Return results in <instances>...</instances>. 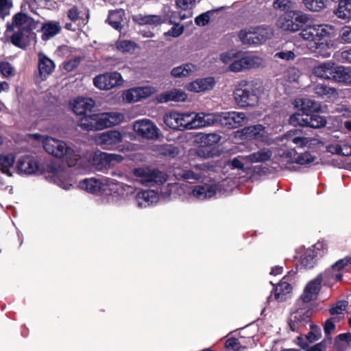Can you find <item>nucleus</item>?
Instances as JSON below:
<instances>
[{
    "label": "nucleus",
    "instance_id": "45",
    "mask_svg": "<svg viewBox=\"0 0 351 351\" xmlns=\"http://www.w3.org/2000/svg\"><path fill=\"white\" fill-rule=\"evenodd\" d=\"M124 15L125 12L122 9L110 11L107 21L115 29H121Z\"/></svg>",
    "mask_w": 351,
    "mask_h": 351
},
{
    "label": "nucleus",
    "instance_id": "13",
    "mask_svg": "<svg viewBox=\"0 0 351 351\" xmlns=\"http://www.w3.org/2000/svg\"><path fill=\"white\" fill-rule=\"evenodd\" d=\"M301 306L290 316L289 324L292 331L299 330L305 327L310 322L311 317L313 315L312 310L306 304L301 303Z\"/></svg>",
    "mask_w": 351,
    "mask_h": 351
},
{
    "label": "nucleus",
    "instance_id": "7",
    "mask_svg": "<svg viewBox=\"0 0 351 351\" xmlns=\"http://www.w3.org/2000/svg\"><path fill=\"white\" fill-rule=\"evenodd\" d=\"M308 16L300 10H292L280 16L276 23L277 26L283 31L295 32L307 23Z\"/></svg>",
    "mask_w": 351,
    "mask_h": 351
},
{
    "label": "nucleus",
    "instance_id": "36",
    "mask_svg": "<svg viewBox=\"0 0 351 351\" xmlns=\"http://www.w3.org/2000/svg\"><path fill=\"white\" fill-rule=\"evenodd\" d=\"M187 99V95L182 90L173 89L160 94L158 97V101L161 103L169 101H184Z\"/></svg>",
    "mask_w": 351,
    "mask_h": 351
},
{
    "label": "nucleus",
    "instance_id": "2",
    "mask_svg": "<svg viewBox=\"0 0 351 351\" xmlns=\"http://www.w3.org/2000/svg\"><path fill=\"white\" fill-rule=\"evenodd\" d=\"M220 60L228 64V69L234 73L258 68L264 64V60L261 56L237 50L222 53Z\"/></svg>",
    "mask_w": 351,
    "mask_h": 351
},
{
    "label": "nucleus",
    "instance_id": "14",
    "mask_svg": "<svg viewBox=\"0 0 351 351\" xmlns=\"http://www.w3.org/2000/svg\"><path fill=\"white\" fill-rule=\"evenodd\" d=\"M121 75L118 72H110L94 77V85L100 90H110L123 84Z\"/></svg>",
    "mask_w": 351,
    "mask_h": 351
},
{
    "label": "nucleus",
    "instance_id": "3",
    "mask_svg": "<svg viewBox=\"0 0 351 351\" xmlns=\"http://www.w3.org/2000/svg\"><path fill=\"white\" fill-rule=\"evenodd\" d=\"M263 93L261 84L257 80H241L234 91L235 102L241 107L254 106Z\"/></svg>",
    "mask_w": 351,
    "mask_h": 351
},
{
    "label": "nucleus",
    "instance_id": "59",
    "mask_svg": "<svg viewBox=\"0 0 351 351\" xmlns=\"http://www.w3.org/2000/svg\"><path fill=\"white\" fill-rule=\"evenodd\" d=\"M38 23L32 18L23 14V32H31L37 28Z\"/></svg>",
    "mask_w": 351,
    "mask_h": 351
},
{
    "label": "nucleus",
    "instance_id": "51",
    "mask_svg": "<svg viewBox=\"0 0 351 351\" xmlns=\"http://www.w3.org/2000/svg\"><path fill=\"white\" fill-rule=\"evenodd\" d=\"M15 161V156L12 154H0V167L3 173H8L9 168L12 167Z\"/></svg>",
    "mask_w": 351,
    "mask_h": 351
},
{
    "label": "nucleus",
    "instance_id": "55",
    "mask_svg": "<svg viewBox=\"0 0 351 351\" xmlns=\"http://www.w3.org/2000/svg\"><path fill=\"white\" fill-rule=\"evenodd\" d=\"M25 164H27V166L23 170V173L26 174H32L38 171V165L34 158H27L25 160L23 159V165Z\"/></svg>",
    "mask_w": 351,
    "mask_h": 351
},
{
    "label": "nucleus",
    "instance_id": "4",
    "mask_svg": "<svg viewBox=\"0 0 351 351\" xmlns=\"http://www.w3.org/2000/svg\"><path fill=\"white\" fill-rule=\"evenodd\" d=\"M273 36V29L267 25L251 26L241 29L239 37L244 45H261Z\"/></svg>",
    "mask_w": 351,
    "mask_h": 351
},
{
    "label": "nucleus",
    "instance_id": "47",
    "mask_svg": "<svg viewBox=\"0 0 351 351\" xmlns=\"http://www.w3.org/2000/svg\"><path fill=\"white\" fill-rule=\"evenodd\" d=\"M313 91L317 96L322 98H330L337 95L335 88L322 84L316 85L313 88Z\"/></svg>",
    "mask_w": 351,
    "mask_h": 351
},
{
    "label": "nucleus",
    "instance_id": "37",
    "mask_svg": "<svg viewBox=\"0 0 351 351\" xmlns=\"http://www.w3.org/2000/svg\"><path fill=\"white\" fill-rule=\"evenodd\" d=\"M272 156L271 151L268 148H263L256 152L246 156V162L248 163L263 162L269 160Z\"/></svg>",
    "mask_w": 351,
    "mask_h": 351
},
{
    "label": "nucleus",
    "instance_id": "29",
    "mask_svg": "<svg viewBox=\"0 0 351 351\" xmlns=\"http://www.w3.org/2000/svg\"><path fill=\"white\" fill-rule=\"evenodd\" d=\"M242 132L247 138L258 141H264L267 136L265 128L261 124L245 127L242 130Z\"/></svg>",
    "mask_w": 351,
    "mask_h": 351
},
{
    "label": "nucleus",
    "instance_id": "23",
    "mask_svg": "<svg viewBox=\"0 0 351 351\" xmlns=\"http://www.w3.org/2000/svg\"><path fill=\"white\" fill-rule=\"evenodd\" d=\"M215 85V80L213 77L197 79L188 84L186 88L189 91L195 93L206 92L210 90Z\"/></svg>",
    "mask_w": 351,
    "mask_h": 351
},
{
    "label": "nucleus",
    "instance_id": "31",
    "mask_svg": "<svg viewBox=\"0 0 351 351\" xmlns=\"http://www.w3.org/2000/svg\"><path fill=\"white\" fill-rule=\"evenodd\" d=\"M310 331L305 336V339L302 337H298L297 343L302 349L306 350L308 347V343L306 342L307 340L309 343H313L317 341L322 335L321 329L316 325H310Z\"/></svg>",
    "mask_w": 351,
    "mask_h": 351
},
{
    "label": "nucleus",
    "instance_id": "26",
    "mask_svg": "<svg viewBox=\"0 0 351 351\" xmlns=\"http://www.w3.org/2000/svg\"><path fill=\"white\" fill-rule=\"evenodd\" d=\"M73 111L76 114H83L90 110L95 106V101L89 97H78L71 102Z\"/></svg>",
    "mask_w": 351,
    "mask_h": 351
},
{
    "label": "nucleus",
    "instance_id": "64",
    "mask_svg": "<svg viewBox=\"0 0 351 351\" xmlns=\"http://www.w3.org/2000/svg\"><path fill=\"white\" fill-rule=\"evenodd\" d=\"M314 250L315 256H322L327 250V245L324 241H318L311 247Z\"/></svg>",
    "mask_w": 351,
    "mask_h": 351
},
{
    "label": "nucleus",
    "instance_id": "10",
    "mask_svg": "<svg viewBox=\"0 0 351 351\" xmlns=\"http://www.w3.org/2000/svg\"><path fill=\"white\" fill-rule=\"evenodd\" d=\"M208 113H179V130H194L208 126Z\"/></svg>",
    "mask_w": 351,
    "mask_h": 351
},
{
    "label": "nucleus",
    "instance_id": "6",
    "mask_svg": "<svg viewBox=\"0 0 351 351\" xmlns=\"http://www.w3.org/2000/svg\"><path fill=\"white\" fill-rule=\"evenodd\" d=\"M132 175L136 182L145 186L161 184L167 180L166 174L150 167L134 168L132 170Z\"/></svg>",
    "mask_w": 351,
    "mask_h": 351
},
{
    "label": "nucleus",
    "instance_id": "35",
    "mask_svg": "<svg viewBox=\"0 0 351 351\" xmlns=\"http://www.w3.org/2000/svg\"><path fill=\"white\" fill-rule=\"evenodd\" d=\"M99 114H93L88 116L82 117L78 121V125L83 130H100L99 121Z\"/></svg>",
    "mask_w": 351,
    "mask_h": 351
},
{
    "label": "nucleus",
    "instance_id": "17",
    "mask_svg": "<svg viewBox=\"0 0 351 351\" xmlns=\"http://www.w3.org/2000/svg\"><path fill=\"white\" fill-rule=\"evenodd\" d=\"M134 131L143 138L154 139L158 136V129L149 119H143L136 121L133 125Z\"/></svg>",
    "mask_w": 351,
    "mask_h": 351
},
{
    "label": "nucleus",
    "instance_id": "46",
    "mask_svg": "<svg viewBox=\"0 0 351 351\" xmlns=\"http://www.w3.org/2000/svg\"><path fill=\"white\" fill-rule=\"evenodd\" d=\"M306 125L305 127L320 128L325 126L326 123V118L317 114H306Z\"/></svg>",
    "mask_w": 351,
    "mask_h": 351
},
{
    "label": "nucleus",
    "instance_id": "53",
    "mask_svg": "<svg viewBox=\"0 0 351 351\" xmlns=\"http://www.w3.org/2000/svg\"><path fill=\"white\" fill-rule=\"evenodd\" d=\"M317 49L315 51H311L319 53L320 56L324 58H328L330 56L331 50L330 45L328 42L325 41L324 39L319 40L316 46Z\"/></svg>",
    "mask_w": 351,
    "mask_h": 351
},
{
    "label": "nucleus",
    "instance_id": "62",
    "mask_svg": "<svg viewBox=\"0 0 351 351\" xmlns=\"http://www.w3.org/2000/svg\"><path fill=\"white\" fill-rule=\"evenodd\" d=\"M339 36L342 42L345 43H351V26H345L342 27Z\"/></svg>",
    "mask_w": 351,
    "mask_h": 351
},
{
    "label": "nucleus",
    "instance_id": "18",
    "mask_svg": "<svg viewBox=\"0 0 351 351\" xmlns=\"http://www.w3.org/2000/svg\"><path fill=\"white\" fill-rule=\"evenodd\" d=\"M315 160L314 156H313L309 152H305L300 155H298L295 152H283L280 156V163L282 166H285V168H288L287 167V164L291 163H297L300 165H308L313 162Z\"/></svg>",
    "mask_w": 351,
    "mask_h": 351
},
{
    "label": "nucleus",
    "instance_id": "9",
    "mask_svg": "<svg viewBox=\"0 0 351 351\" xmlns=\"http://www.w3.org/2000/svg\"><path fill=\"white\" fill-rule=\"evenodd\" d=\"M285 145L288 147L295 149L296 148L310 147L317 143V139L308 138L304 136L303 130L294 129L287 132L282 138Z\"/></svg>",
    "mask_w": 351,
    "mask_h": 351
},
{
    "label": "nucleus",
    "instance_id": "44",
    "mask_svg": "<svg viewBox=\"0 0 351 351\" xmlns=\"http://www.w3.org/2000/svg\"><path fill=\"white\" fill-rule=\"evenodd\" d=\"M303 251L300 256V264L306 269H311L314 267L316 263V256L314 250L311 248L301 249Z\"/></svg>",
    "mask_w": 351,
    "mask_h": 351
},
{
    "label": "nucleus",
    "instance_id": "61",
    "mask_svg": "<svg viewBox=\"0 0 351 351\" xmlns=\"http://www.w3.org/2000/svg\"><path fill=\"white\" fill-rule=\"evenodd\" d=\"M213 11L204 12L195 19V23L198 26H205L210 21V14Z\"/></svg>",
    "mask_w": 351,
    "mask_h": 351
},
{
    "label": "nucleus",
    "instance_id": "27",
    "mask_svg": "<svg viewBox=\"0 0 351 351\" xmlns=\"http://www.w3.org/2000/svg\"><path fill=\"white\" fill-rule=\"evenodd\" d=\"M294 106L304 114H309L311 112H317L321 108L319 102L308 98L297 99L294 101Z\"/></svg>",
    "mask_w": 351,
    "mask_h": 351
},
{
    "label": "nucleus",
    "instance_id": "52",
    "mask_svg": "<svg viewBox=\"0 0 351 351\" xmlns=\"http://www.w3.org/2000/svg\"><path fill=\"white\" fill-rule=\"evenodd\" d=\"M289 123L293 126L305 127L306 125V114L303 112H295L289 119Z\"/></svg>",
    "mask_w": 351,
    "mask_h": 351
},
{
    "label": "nucleus",
    "instance_id": "21",
    "mask_svg": "<svg viewBox=\"0 0 351 351\" xmlns=\"http://www.w3.org/2000/svg\"><path fill=\"white\" fill-rule=\"evenodd\" d=\"M158 200V195L154 190L139 191L134 197V202L137 207L142 208L149 206Z\"/></svg>",
    "mask_w": 351,
    "mask_h": 351
},
{
    "label": "nucleus",
    "instance_id": "5",
    "mask_svg": "<svg viewBox=\"0 0 351 351\" xmlns=\"http://www.w3.org/2000/svg\"><path fill=\"white\" fill-rule=\"evenodd\" d=\"M208 126L219 123L228 128H237L247 121V117L244 112L230 111L221 113H208L207 118Z\"/></svg>",
    "mask_w": 351,
    "mask_h": 351
},
{
    "label": "nucleus",
    "instance_id": "1",
    "mask_svg": "<svg viewBox=\"0 0 351 351\" xmlns=\"http://www.w3.org/2000/svg\"><path fill=\"white\" fill-rule=\"evenodd\" d=\"M45 151L58 158H64L69 167L82 168L86 166L88 157L80 149L68 145L64 141L52 137L43 141Z\"/></svg>",
    "mask_w": 351,
    "mask_h": 351
},
{
    "label": "nucleus",
    "instance_id": "11",
    "mask_svg": "<svg viewBox=\"0 0 351 351\" xmlns=\"http://www.w3.org/2000/svg\"><path fill=\"white\" fill-rule=\"evenodd\" d=\"M123 134L117 130H111L97 134L95 138V143L101 149L106 150H116L117 145L122 142Z\"/></svg>",
    "mask_w": 351,
    "mask_h": 351
},
{
    "label": "nucleus",
    "instance_id": "40",
    "mask_svg": "<svg viewBox=\"0 0 351 351\" xmlns=\"http://www.w3.org/2000/svg\"><path fill=\"white\" fill-rule=\"evenodd\" d=\"M326 149L332 154L351 156V145L346 142L329 145Z\"/></svg>",
    "mask_w": 351,
    "mask_h": 351
},
{
    "label": "nucleus",
    "instance_id": "25",
    "mask_svg": "<svg viewBox=\"0 0 351 351\" xmlns=\"http://www.w3.org/2000/svg\"><path fill=\"white\" fill-rule=\"evenodd\" d=\"M106 180L110 182V178H104L102 180L87 178L80 181L78 186L89 193H96L103 188L104 184L106 185Z\"/></svg>",
    "mask_w": 351,
    "mask_h": 351
},
{
    "label": "nucleus",
    "instance_id": "39",
    "mask_svg": "<svg viewBox=\"0 0 351 351\" xmlns=\"http://www.w3.org/2000/svg\"><path fill=\"white\" fill-rule=\"evenodd\" d=\"M132 20L140 25H158L162 23L161 18L158 15H143L138 14L132 16Z\"/></svg>",
    "mask_w": 351,
    "mask_h": 351
},
{
    "label": "nucleus",
    "instance_id": "50",
    "mask_svg": "<svg viewBox=\"0 0 351 351\" xmlns=\"http://www.w3.org/2000/svg\"><path fill=\"white\" fill-rule=\"evenodd\" d=\"M179 112H170L164 117V123L169 128L179 130Z\"/></svg>",
    "mask_w": 351,
    "mask_h": 351
},
{
    "label": "nucleus",
    "instance_id": "49",
    "mask_svg": "<svg viewBox=\"0 0 351 351\" xmlns=\"http://www.w3.org/2000/svg\"><path fill=\"white\" fill-rule=\"evenodd\" d=\"M328 0H302L304 7L312 12H319L326 6Z\"/></svg>",
    "mask_w": 351,
    "mask_h": 351
},
{
    "label": "nucleus",
    "instance_id": "42",
    "mask_svg": "<svg viewBox=\"0 0 351 351\" xmlns=\"http://www.w3.org/2000/svg\"><path fill=\"white\" fill-rule=\"evenodd\" d=\"M334 13L337 18L341 19L349 20L351 19V0H341Z\"/></svg>",
    "mask_w": 351,
    "mask_h": 351
},
{
    "label": "nucleus",
    "instance_id": "19",
    "mask_svg": "<svg viewBox=\"0 0 351 351\" xmlns=\"http://www.w3.org/2000/svg\"><path fill=\"white\" fill-rule=\"evenodd\" d=\"M156 92L152 86H140L130 88L123 93V98L127 102L132 103L148 97Z\"/></svg>",
    "mask_w": 351,
    "mask_h": 351
},
{
    "label": "nucleus",
    "instance_id": "60",
    "mask_svg": "<svg viewBox=\"0 0 351 351\" xmlns=\"http://www.w3.org/2000/svg\"><path fill=\"white\" fill-rule=\"evenodd\" d=\"M12 3L8 0H0V18L4 19L5 16L10 15V9Z\"/></svg>",
    "mask_w": 351,
    "mask_h": 351
},
{
    "label": "nucleus",
    "instance_id": "30",
    "mask_svg": "<svg viewBox=\"0 0 351 351\" xmlns=\"http://www.w3.org/2000/svg\"><path fill=\"white\" fill-rule=\"evenodd\" d=\"M53 62L43 53L38 54V71L42 80H45L53 71Z\"/></svg>",
    "mask_w": 351,
    "mask_h": 351
},
{
    "label": "nucleus",
    "instance_id": "22",
    "mask_svg": "<svg viewBox=\"0 0 351 351\" xmlns=\"http://www.w3.org/2000/svg\"><path fill=\"white\" fill-rule=\"evenodd\" d=\"M99 115L100 130L120 124L124 119V115L118 112L100 113Z\"/></svg>",
    "mask_w": 351,
    "mask_h": 351
},
{
    "label": "nucleus",
    "instance_id": "57",
    "mask_svg": "<svg viewBox=\"0 0 351 351\" xmlns=\"http://www.w3.org/2000/svg\"><path fill=\"white\" fill-rule=\"evenodd\" d=\"M275 59H281L285 61L293 60L295 58L294 50H282L276 52L274 56Z\"/></svg>",
    "mask_w": 351,
    "mask_h": 351
},
{
    "label": "nucleus",
    "instance_id": "24",
    "mask_svg": "<svg viewBox=\"0 0 351 351\" xmlns=\"http://www.w3.org/2000/svg\"><path fill=\"white\" fill-rule=\"evenodd\" d=\"M215 184H205L195 186L191 191L192 195L197 199L204 200L213 197L216 193Z\"/></svg>",
    "mask_w": 351,
    "mask_h": 351
},
{
    "label": "nucleus",
    "instance_id": "12",
    "mask_svg": "<svg viewBox=\"0 0 351 351\" xmlns=\"http://www.w3.org/2000/svg\"><path fill=\"white\" fill-rule=\"evenodd\" d=\"M350 267L351 257H345L339 259L330 268L322 272L325 276V283L331 284L333 282L341 280L343 277V273L348 271Z\"/></svg>",
    "mask_w": 351,
    "mask_h": 351
},
{
    "label": "nucleus",
    "instance_id": "32",
    "mask_svg": "<svg viewBox=\"0 0 351 351\" xmlns=\"http://www.w3.org/2000/svg\"><path fill=\"white\" fill-rule=\"evenodd\" d=\"M204 166L202 165H195L189 169H182L176 173V176L186 180H199L204 175Z\"/></svg>",
    "mask_w": 351,
    "mask_h": 351
},
{
    "label": "nucleus",
    "instance_id": "63",
    "mask_svg": "<svg viewBox=\"0 0 351 351\" xmlns=\"http://www.w3.org/2000/svg\"><path fill=\"white\" fill-rule=\"evenodd\" d=\"M220 138L221 137L219 134L210 133L204 135L202 137V141L206 144L212 145L217 143L220 141Z\"/></svg>",
    "mask_w": 351,
    "mask_h": 351
},
{
    "label": "nucleus",
    "instance_id": "41",
    "mask_svg": "<svg viewBox=\"0 0 351 351\" xmlns=\"http://www.w3.org/2000/svg\"><path fill=\"white\" fill-rule=\"evenodd\" d=\"M61 30L60 23L56 21H50L43 25L42 27V38L47 40L58 34Z\"/></svg>",
    "mask_w": 351,
    "mask_h": 351
},
{
    "label": "nucleus",
    "instance_id": "8",
    "mask_svg": "<svg viewBox=\"0 0 351 351\" xmlns=\"http://www.w3.org/2000/svg\"><path fill=\"white\" fill-rule=\"evenodd\" d=\"M329 34V27L326 25L313 24L302 29L300 35L306 41V45L310 51H315L317 43Z\"/></svg>",
    "mask_w": 351,
    "mask_h": 351
},
{
    "label": "nucleus",
    "instance_id": "58",
    "mask_svg": "<svg viewBox=\"0 0 351 351\" xmlns=\"http://www.w3.org/2000/svg\"><path fill=\"white\" fill-rule=\"evenodd\" d=\"M346 69V67L335 64L332 80L343 83Z\"/></svg>",
    "mask_w": 351,
    "mask_h": 351
},
{
    "label": "nucleus",
    "instance_id": "15",
    "mask_svg": "<svg viewBox=\"0 0 351 351\" xmlns=\"http://www.w3.org/2000/svg\"><path fill=\"white\" fill-rule=\"evenodd\" d=\"M322 282L326 285L325 276L323 273L319 274L315 278L307 284L298 304L302 303L306 305V303L315 299L320 290ZM329 285L326 284V285Z\"/></svg>",
    "mask_w": 351,
    "mask_h": 351
},
{
    "label": "nucleus",
    "instance_id": "56",
    "mask_svg": "<svg viewBox=\"0 0 351 351\" xmlns=\"http://www.w3.org/2000/svg\"><path fill=\"white\" fill-rule=\"evenodd\" d=\"M0 73L3 77H9L14 75V69L10 62L1 61L0 62Z\"/></svg>",
    "mask_w": 351,
    "mask_h": 351
},
{
    "label": "nucleus",
    "instance_id": "28",
    "mask_svg": "<svg viewBox=\"0 0 351 351\" xmlns=\"http://www.w3.org/2000/svg\"><path fill=\"white\" fill-rule=\"evenodd\" d=\"M335 64L331 61L320 63L314 66L313 73L326 80H332Z\"/></svg>",
    "mask_w": 351,
    "mask_h": 351
},
{
    "label": "nucleus",
    "instance_id": "43",
    "mask_svg": "<svg viewBox=\"0 0 351 351\" xmlns=\"http://www.w3.org/2000/svg\"><path fill=\"white\" fill-rule=\"evenodd\" d=\"M291 286L287 282H281L276 286L274 298L278 302L285 301L290 295Z\"/></svg>",
    "mask_w": 351,
    "mask_h": 351
},
{
    "label": "nucleus",
    "instance_id": "48",
    "mask_svg": "<svg viewBox=\"0 0 351 351\" xmlns=\"http://www.w3.org/2000/svg\"><path fill=\"white\" fill-rule=\"evenodd\" d=\"M335 344L339 351H345L351 347V334L343 333L339 335L335 339Z\"/></svg>",
    "mask_w": 351,
    "mask_h": 351
},
{
    "label": "nucleus",
    "instance_id": "16",
    "mask_svg": "<svg viewBox=\"0 0 351 351\" xmlns=\"http://www.w3.org/2000/svg\"><path fill=\"white\" fill-rule=\"evenodd\" d=\"M47 171L50 174L51 180L64 190H69L73 187L72 184L66 179L65 172L62 167L54 162H50L47 165Z\"/></svg>",
    "mask_w": 351,
    "mask_h": 351
},
{
    "label": "nucleus",
    "instance_id": "20",
    "mask_svg": "<svg viewBox=\"0 0 351 351\" xmlns=\"http://www.w3.org/2000/svg\"><path fill=\"white\" fill-rule=\"evenodd\" d=\"M14 26H17L19 27V30L10 36L11 42L14 45L19 48H22V29L21 28L22 26V10L16 13L13 16L12 23H7V28L5 30L6 36H8L9 32L14 31Z\"/></svg>",
    "mask_w": 351,
    "mask_h": 351
},
{
    "label": "nucleus",
    "instance_id": "54",
    "mask_svg": "<svg viewBox=\"0 0 351 351\" xmlns=\"http://www.w3.org/2000/svg\"><path fill=\"white\" fill-rule=\"evenodd\" d=\"M295 2L293 0H274L273 7L276 10L280 11H287L294 5Z\"/></svg>",
    "mask_w": 351,
    "mask_h": 351
},
{
    "label": "nucleus",
    "instance_id": "38",
    "mask_svg": "<svg viewBox=\"0 0 351 351\" xmlns=\"http://www.w3.org/2000/svg\"><path fill=\"white\" fill-rule=\"evenodd\" d=\"M197 71V66L191 63H186L173 68L171 74L174 77H184L191 75Z\"/></svg>",
    "mask_w": 351,
    "mask_h": 351
},
{
    "label": "nucleus",
    "instance_id": "34",
    "mask_svg": "<svg viewBox=\"0 0 351 351\" xmlns=\"http://www.w3.org/2000/svg\"><path fill=\"white\" fill-rule=\"evenodd\" d=\"M92 165L98 170L103 171L110 167L108 153L103 152H95L92 154Z\"/></svg>",
    "mask_w": 351,
    "mask_h": 351
},
{
    "label": "nucleus",
    "instance_id": "33",
    "mask_svg": "<svg viewBox=\"0 0 351 351\" xmlns=\"http://www.w3.org/2000/svg\"><path fill=\"white\" fill-rule=\"evenodd\" d=\"M106 185L112 186L111 190L123 197H127L135 192V187L123 182H117L110 179V182L106 180Z\"/></svg>",
    "mask_w": 351,
    "mask_h": 351
}]
</instances>
